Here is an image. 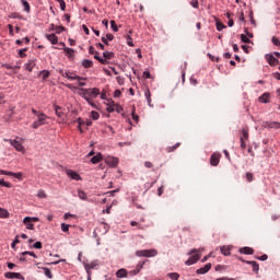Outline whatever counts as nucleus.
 <instances>
[{
  "instance_id": "obj_1",
  "label": "nucleus",
  "mask_w": 280,
  "mask_h": 280,
  "mask_svg": "<svg viewBox=\"0 0 280 280\" xmlns=\"http://www.w3.org/2000/svg\"><path fill=\"white\" fill-rule=\"evenodd\" d=\"M100 94H101V92H100V89H97V88L81 89V95H82L83 100H85L88 102V104H90V106H92V108H97V105H95L93 100H95V97H97Z\"/></svg>"
},
{
  "instance_id": "obj_2",
  "label": "nucleus",
  "mask_w": 280,
  "mask_h": 280,
  "mask_svg": "<svg viewBox=\"0 0 280 280\" xmlns=\"http://www.w3.org/2000/svg\"><path fill=\"white\" fill-rule=\"evenodd\" d=\"M48 119H49V116L46 115L45 113L38 114L34 122L32 124V128H34V130H38L40 126H45L47 124Z\"/></svg>"
},
{
  "instance_id": "obj_3",
  "label": "nucleus",
  "mask_w": 280,
  "mask_h": 280,
  "mask_svg": "<svg viewBox=\"0 0 280 280\" xmlns=\"http://www.w3.org/2000/svg\"><path fill=\"white\" fill-rule=\"evenodd\" d=\"M68 80H78L79 86H86V83L84 82L86 78H82L80 75H77L75 73L71 71H66L63 74Z\"/></svg>"
},
{
  "instance_id": "obj_4",
  "label": "nucleus",
  "mask_w": 280,
  "mask_h": 280,
  "mask_svg": "<svg viewBox=\"0 0 280 280\" xmlns=\"http://www.w3.org/2000/svg\"><path fill=\"white\" fill-rule=\"evenodd\" d=\"M200 253L199 249H192L190 250L189 255H192L189 257V259L186 260V266H194V264H198V261L200 260Z\"/></svg>"
},
{
  "instance_id": "obj_5",
  "label": "nucleus",
  "mask_w": 280,
  "mask_h": 280,
  "mask_svg": "<svg viewBox=\"0 0 280 280\" xmlns=\"http://www.w3.org/2000/svg\"><path fill=\"white\" fill-rule=\"evenodd\" d=\"M137 257H156L159 252L156 249H142L136 252Z\"/></svg>"
},
{
  "instance_id": "obj_6",
  "label": "nucleus",
  "mask_w": 280,
  "mask_h": 280,
  "mask_svg": "<svg viewBox=\"0 0 280 280\" xmlns=\"http://www.w3.org/2000/svg\"><path fill=\"white\" fill-rule=\"evenodd\" d=\"M32 222H39V219L36 217H25L23 220V223L26 224V229H28V231H34Z\"/></svg>"
},
{
  "instance_id": "obj_7",
  "label": "nucleus",
  "mask_w": 280,
  "mask_h": 280,
  "mask_svg": "<svg viewBox=\"0 0 280 280\" xmlns=\"http://www.w3.org/2000/svg\"><path fill=\"white\" fill-rule=\"evenodd\" d=\"M4 141H8L9 143H11V145L14 147V149L18 152H25V148L21 142H19V140L4 139Z\"/></svg>"
},
{
  "instance_id": "obj_8",
  "label": "nucleus",
  "mask_w": 280,
  "mask_h": 280,
  "mask_svg": "<svg viewBox=\"0 0 280 280\" xmlns=\"http://www.w3.org/2000/svg\"><path fill=\"white\" fill-rule=\"evenodd\" d=\"M220 153H213L210 158V165H212V167H218V165H220Z\"/></svg>"
},
{
  "instance_id": "obj_9",
  "label": "nucleus",
  "mask_w": 280,
  "mask_h": 280,
  "mask_svg": "<svg viewBox=\"0 0 280 280\" xmlns=\"http://www.w3.org/2000/svg\"><path fill=\"white\" fill-rule=\"evenodd\" d=\"M265 59L268 62V65H270V67H277V65H279V60L275 58L273 55H266Z\"/></svg>"
},
{
  "instance_id": "obj_10",
  "label": "nucleus",
  "mask_w": 280,
  "mask_h": 280,
  "mask_svg": "<svg viewBox=\"0 0 280 280\" xmlns=\"http://www.w3.org/2000/svg\"><path fill=\"white\" fill-rule=\"evenodd\" d=\"M209 270H211V262H208L205 265V267L197 269L196 273L197 275H207V272H209Z\"/></svg>"
},
{
  "instance_id": "obj_11",
  "label": "nucleus",
  "mask_w": 280,
  "mask_h": 280,
  "mask_svg": "<svg viewBox=\"0 0 280 280\" xmlns=\"http://www.w3.org/2000/svg\"><path fill=\"white\" fill-rule=\"evenodd\" d=\"M106 163L109 167H117V165H119V160L117 158H107Z\"/></svg>"
},
{
  "instance_id": "obj_12",
  "label": "nucleus",
  "mask_w": 280,
  "mask_h": 280,
  "mask_svg": "<svg viewBox=\"0 0 280 280\" xmlns=\"http://www.w3.org/2000/svg\"><path fill=\"white\" fill-rule=\"evenodd\" d=\"M5 279H23V276L19 272H7L4 273Z\"/></svg>"
},
{
  "instance_id": "obj_13",
  "label": "nucleus",
  "mask_w": 280,
  "mask_h": 280,
  "mask_svg": "<svg viewBox=\"0 0 280 280\" xmlns=\"http://www.w3.org/2000/svg\"><path fill=\"white\" fill-rule=\"evenodd\" d=\"M46 38L51 45H58V36H56V34H47Z\"/></svg>"
},
{
  "instance_id": "obj_14",
  "label": "nucleus",
  "mask_w": 280,
  "mask_h": 280,
  "mask_svg": "<svg viewBox=\"0 0 280 280\" xmlns=\"http://www.w3.org/2000/svg\"><path fill=\"white\" fill-rule=\"evenodd\" d=\"M21 3L24 8V12H26V14H30V12H32V7L30 5V2H27V0H21Z\"/></svg>"
},
{
  "instance_id": "obj_15",
  "label": "nucleus",
  "mask_w": 280,
  "mask_h": 280,
  "mask_svg": "<svg viewBox=\"0 0 280 280\" xmlns=\"http://www.w3.org/2000/svg\"><path fill=\"white\" fill-rule=\"evenodd\" d=\"M265 128H276L279 129L280 128V122L277 121H266L265 122Z\"/></svg>"
},
{
  "instance_id": "obj_16",
  "label": "nucleus",
  "mask_w": 280,
  "mask_h": 280,
  "mask_svg": "<svg viewBox=\"0 0 280 280\" xmlns=\"http://www.w3.org/2000/svg\"><path fill=\"white\" fill-rule=\"evenodd\" d=\"M68 176H70V178H72L73 180H80V174H78L77 172L69 170L67 171Z\"/></svg>"
},
{
  "instance_id": "obj_17",
  "label": "nucleus",
  "mask_w": 280,
  "mask_h": 280,
  "mask_svg": "<svg viewBox=\"0 0 280 280\" xmlns=\"http://www.w3.org/2000/svg\"><path fill=\"white\" fill-rule=\"evenodd\" d=\"M259 102H261V104H268V102H270V93H264L259 97Z\"/></svg>"
},
{
  "instance_id": "obj_18",
  "label": "nucleus",
  "mask_w": 280,
  "mask_h": 280,
  "mask_svg": "<svg viewBox=\"0 0 280 280\" xmlns=\"http://www.w3.org/2000/svg\"><path fill=\"white\" fill-rule=\"evenodd\" d=\"M245 264H248L249 266H252L254 272H259V264H257V261L247 260L245 261Z\"/></svg>"
},
{
  "instance_id": "obj_19",
  "label": "nucleus",
  "mask_w": 280,
  "mask_h": 280,
  "mask_svg": "<svg viewBox=\"0 0 280 280\" xmlns=\"http://www.w3.org/2000/svg\"><path fill=\"white\" fill-rule=\"evenodd\" d=\"M117 279H124V277H128V271L126 269H119L116 272Z\"/></svg>"
},
{
  "instance_id": "obj_20",
  "label": "nucleus",
  "mask_w": 280,
  "mask_h": 280,
  "mask_svg": "<svg viewBox=\"0 0 280 280\" xmlns=\"http://www.w3.org/2000/svg\"><path fill=\"white\" fill-rule=\"evenodd\" d=\"M7 176H14V178H18V180H23V173H14L7 171Z\"/></svg>"
},
{
  "instance_id": "obj_21",
  "label": "nucleus",
  "mask_w": 280,
  "mask_h": 280,
  "mask_svg": "<svg viewBox=\"0 0 280 280\" xmlns=\"http://www.w3.org/2000/svg\"><path fill=\"white\" fill-rule=\"evenodd\" d=\"M144 96H145V98H147V101H148V104H149V106H153L152 105V93L150 92V90H145V92H144Z\"/></svg>"
},
{
  "instance_id": "obj_22",
  "label": "nucleus",
  "mask_w": 280,
  "mask_h": 280,
  "mask_svg": "<svg viewBox=\"0 0 280 280\" xmlns=\"http://www.w3.org/2000/svg\"><path fill=\"white\" fill-rule=\"evenodd\" d=\"M240 253H243L244 255H253L255 250L252 247H243L240 249Z\"/></svg>"
},
{
  "instance_id": "obj_23",
  "label": "nucleus",
  "mask_w": 280,
  "mask_h": 280,
  "mask_svg": "<svg viewBox=\"0 0 280 280\" xmlns=\"http://www.w3.org/2000/svg\"><path fill=\"white\" fill-rule=\"evenodd\" d=\"M248 137H249V135H248V128H243V129H242V136H241L240 139H243V141H248Z\"/></svg>"
},
{
  "instance_id": "obj_24",
  "label": "nucleus",
  "mask_w": 280,
  "mask_h": 280,
  "mask_svg": "<svg viewBox=\"0 0 280 280\" xmlns=\"http://www.w3.org/2000/svg\"><path fill=\"white\" fill-rule=\"evenodd\" d=\"M221 253L224 255V257H229V255H231V247L222 246L221 247Z\"/></svg>"
},
{
  "instance_id": "obj_25",
  "label": "nucleus",
  "mask_w": 280,
  "mask_h": 280,
  "mask_svg": "<svg viewBox=\"0 0 280 280\" xmlns=\"http://www.w3.org/2000/svg\"><path fill=\"white\" fill-rule=\"evenodd\" d=\"M0 218L2 219L10 218V212L7 209L0 208Z\"/></svg>"
},
{
  "instance_id": "obj_26",
  "label": "nucleus",
  "mask_w": 280,
  "mask_h": 280,
  "mask_svg": "<svg viewBox=\"0 0 280 280\" xmlns=\"http://www.w3.org/2000/svg\"><path fill=\"white\" fill-rule=\"evenodd\" d=\"M100 161H102V153H98L91 159V163H93L94 165L100 163Z\"/></svg>"
},
{
  "instance_id": "obj_27",
  "label": "nucleus",
  "mask_w": 280,
  "mask_h": 280,
  "mask_svg": "<svg viewBox=\"0 0 280 280\" xmlns=\"http://www.w3.org/2000/svg\"><path fill=\"white\" fill-rule=\"evenodd\" d=\"M115 56V54L114 52H110V51H104L103 52V57H104V59L103 60H105V62H106V60H112V58Z\"/></svg>"
},
{
  "instance_id": "obj_28",
  "label": "nucleus",
  "mask_w": 280,
  "mask_h": 280,
  "mask_svg": "<svg viewBox=\"0 0 280 280\" xmlns=\"http://www.w3.org/2000/svg\"><path fill=\"white\" fill-rule=\"evenodd\" d=\"M26 71H32L34 69V67H36V61L32 60V61H28L26 65Z\"/></svg>"
},
{
  "instance_id": "obj_29",
  "label": "nucleus",
  "mask_w": 280,
  "mask_h": 280,
  "mask_svg": "<svg viewBox=\"0 0 280 280\" xmlns=\"http://www.w3.org/2000/svg\"><path fill=\"white\" fill-rule=\"evenodd\" d=\"M107 113H115V103H114V101H110L107 104Z\"/></svg>"
},
{
  "instance_id": "obj_30",
  "label": "nucleus",
  "mask_w": 280,
  "mask_h": 280,
  "mask_svg": "<svg viewBox=\"0 0 280 280\" xmlns=\"http://www.w3.org/2000/svg\"><path fill=\"white\" fill-rule=\"evenodd\" d=\"M55 112H56L57 117H62V115H65V113L62 112V107H60L58 105L55 106Z\"/></svg>"
},
{
  "instance_id": "obj_31",
  "label": "nucleus",
  "mask_w": 280,
  "mask_h": 280,
  "mask_svg": "<svg viewBox=\"0 0 280 280\" xmlns=\"http://www.w3.org/2000/svg\"><path fill=\"white\" fill-rule=\"evenodd\" d=\"M82 65L85 69H91V67H93V61L85 59Z\"/></svg>"
},
{
  "instance_id": "obj_32",
  "label": "nucleus",
  "mask_w": 280,
  "mask_h": 280,
  "mask_svg": "<svg viewBox=\"0 0 280 280\" xmlns=\"http://www.w3.org/2000/svg\"><path fill=\"white\" fill-rule=\"evenodd\" d=\"M94 58L95 60H98V62H101L102 65H106V59L101 58L100 52L96 51V54H94Z\"/></svg>"
},
{
  "instance_id": "obj_33",
  "label": "nucleus",
  "mask_w": 280,
  "mask_h": 280,
  "mask_svg": "<svg viewBox=\"0 0 280 280\" xmlns=\"http://www.w3.org/2000/svg\"><path fill=\"white\" fill-rule=\"evenodd\" d=\"M180 147V142H177L175 145L173 147H167L166 148V152H174L176 149H178Z\"/></svg>"
},
{
  "instance_id": "obj_34",
  "label": "nucleus",
  "mask_w": 280,
  "mask_h": 280,
  "mask_svg": "<svg viewBox=\"0 0 280 280\" xmlns=\"http://www.w3.org/2000/svg\"><path fill=\"white\" fill-rule=\"evenodd\" d=\"M167 277H170V279H172V280L180 279V275H178L177 272H171L167 275Z\"/></svg>"
},
{
  "instance_id": "obj_35",
  "label": "nucleus",
  "mask_w": 280,
  "mask_h": 280,
  "mask_svg": "<svg viewBox=\"0 0 280 280\" xmlns=\"http://www.w3.org/2000/svg\"><path fill=\"white\" fill-rule=\"evenodd\" d=\"M125 38L129 47H135V43L132 42V37L130 35H126Z\"/></svg>"
},
{
  "instance_id": "obj_36",
  "label": "nucleus",
  "mask_w": 280,
  "mask_h": 280,
  "mask_svg": "<svg viewBox=\"0 0 280 280\" xmlns=\"http://www.w3.org/2000/svg\"><path fill=\"white\" fill-rule=\"evenodd\" d=\"M78 196H79L80 200H86V198H88L86 192H84V190H79Z\"/></svg>"
},
{
  "instance_id": "obj_37",
  "label": "nucleus",
  "mask_w": 280,
  "mask_h": 280,
  "mask_svg": "<svg viewBox=\"0 0 280 280\" xmlns=\"http://www.w3.org/2000/svg\"><path fill=\"white\" fill-rule=\"evenodd\" d=\"M71 228V225L67 224V223H61V231L63 233H69V229Z\"/></svg>"
},
{
  "instance_id": "obj_38",
  "label": "nucleus",
  "mask_w": 280,
  "mask_h": 280,
  "mask_svg": "<svg viewBox=\"0 0 280 280\" xmlns=\"http://www.w3.org/2000/svg\"><path fill=\"white\" fill-rule=\"evenodd\" d=\"M1 187H8L9 189L12 188V184L5 182L4 179H0Z\"/></svg>"
},
{
  "instance_id": "obj_39",
  "label": "nucleus",
  "mask_w": 280,
  "mask_h": 280,
  "mask_svg": "<svg viewBox=\"0 0 280 280\" xmlns=\"http://www.w3.org/2000/svg\"><path fill=\"white\" fill-rule=\"evenodd\" d=\"M225 28H226V25H224L222 22H217L218 32H222Z\"/></svg>"
},
{
  "instance_id": "obj_40",
  "label": "nucleus",
  "mask_w": 280,
  "mask_h": 280,
  "mask_svg": "<svg viewBox=\"0 0 280 280\" xmlns=\"http://www.w3.org/2000/svg\"><path fill=\"white\" fill-rule=\"evenodd\" d=\"M110 27L114 32H119V27H117V22H115V20L110 21Z\"/></svg>"
},
{
  "instance_id": "obj_41",
  "label": "nucleus",
  "mask_w": 280,
  "mask_h": 280,
  "mask_svg": "<svg viewBox=\"0 0 280 280\" xmlns=\"http://www.w3.org/2000/svg\"><path fill=\"white\" fill-rule=\"evenodd\" d=\"M114 113L116 112V113H122L124 112V107H121V105H119V104H115L114 103Z\"/></svg>"
},
{
  "instance_id": "obj_42",
  "label": "nucleus",
  "mask_w": 280,
  "mask_h": 280,
  "mask_svg": "<svg viewBox=\"0 0 280 280\" xmlns=\"http://www.w3.org/2000/svg\"><path fill=\"white\" fill-rule=\"evenodd\" d=\"M44 275H46L48 279H54V275H51V270H49V268H44Z\"/></svg>"
},
{
  "instance_id": "obj_43",
  "label": "nucleus",
  "mask_w": 280,
  "mask_h": 280,
  "mask_svg": "<svg viewBox=\"0 0 280 280\" xmlns=\"http://www.w3.org/2000/svg\"><path fill=\"white\" fill-rule=\"evenodd\" d=\"M91 117L94 119V121H97V119H100V113L93 110L91 112Z\"/></svg>"
},
{
  "instance_id": "obj_44",
  "label": "nucleus",
  "mask_w": 280,
  "mask_h": 280,
  "mask_svg": "<svg viewBox=\"0 0 280 280\" xmlns=\"http://www.w3.org/2000/svg\"><path fill=\"white\" fill-rule=\"evenodd\" d=\"M67 28L65 26H56L55 32L56 34H62Z\"/></svg>"
},
{
  "instance_id": "obj_45",
  "label": "nucleus",
  "mask_w": 280,
  "mask_h": 280,
  "mask_svg": "<svg viewBox=\"0 0 280 280\" xmlns=\"http://www.w3.org/2000/svg\"><path fill=\"white\" fill-rule=\"evenodd\" d=\"M245 178H246L247 183H253V180H254L253 173H246Z\"/></svg>"
},
{
  "instance_id": "obj_46",
  "label": "nucleus",
  "mask_w": 280,
  "mask_h": 280,
  "mask_svg": "<svg viewBox=\"0 0 280 280\" xmlns=\"http://www.w3.org/2000/svg\"><path fill=\"white\" fill-rule=\"evenodd\" d=\"M241 40L242 43H246V44L250 43V38H248V36L244 34L241 35Z\"/></svg>"
},
{
  "instance_id": "obj_47",
  "label": "nucleus",
  "mask_w": 280,
  "mask_h": 280,
  "mask_svg": "<svg viewBox=\"0 0 280 280\" xmlns=\"http://www.w3.org/2000/svg\"><path fill=\"white\" fill-rule=\"evenodd\" d=\"M21 241H19V235L15 236V240L11 244V248H16V244H20Z\"/></svg>"
},
{
  "instance_id": "obj_48",
  "label": "nucleus",
  "mask_w": 280,
  "mask_h": 280,
  "mask_svg": "<svg viewBox=\"0 0 280 280\" xmlns=\"http://www.w3.org/2000/svg\"><path fill=\"white\" fill-rule=\"evenodd\" d=\"M59 4L62 12H65L67 10V3L65 2V0H60Z\"/></svg>"
},
{
  "instance_id": "obj_49",
  "label": "nucleus",
  "mask_w": 280,
  "mask_h": 280,
  "mask_svg": "<svg viewBox=\"0 0 280 280\" xmlns=\"http://www.w3.org/2000/svg\"><path fill=\"white\" fill-rule=\"evenodd\" d=\"M22 255H30L31 257H34L35 259H38V256L35 255L34 252H23Z\"/></svg>"
},
{
  "instance_id": "obj_50",
  "label": "nucleus",
  "mask_w": 280,
  "mask_h": 280,
  "mask_svg": "<svg viewBox=\"0 0 280 280\" xmlns=\"http://www.w3.org/2000/svg\"><path fill=\"white\" fill-rule=\"evenodd\" d=\"M63 51H66V54H68V56H73V52H74V50L69 47L63 48Z\"/></svg>"
},
{
  "instance_id": "obj_51",
  "label": "nucleus",
  "mask_w": 280,
  "mask_h": 280,
  "mask_svg": "<svg viewBox=\"0 0 280 280\" xmlns=\"http://www.w3.org/2000/svg\"><path fill=\"white\" fill-rule=\"evenodd\" d=\"M271 42L273 43V45H276L277 47H279L280 46V40H279V38H277V37H272L271 38Z\"/></svg>"
},
{
  "instance_id": "obj_52",
  "label": "nucleus",
  "mask_w": 280,
  "mask_h": 280,
  "mask_svg": "<svg viewBox=\"0 0 280 280\" xmlns=\"http://www.w3.org/2000/svg\"><path fill=\"white\" fill-rule=\"evenodd\" d=\"M33 248H37L38 250H40V248H43V243H42V242H36V243L33 245Z\"/></svg>"
},
{
  "instance_id": "obj_53",
  "label": "nucleus",
  "mask_w": 280,
  "mask_h": 280,
  "mask_svg": "<svg viewBox=\"0 0 280 280\" xmlns=\"http://www.w3.org/2000/svg\"><path fill=\"white\" fill-rule=\"evenodd\" d=\"M144 167H147L148 170H152V167H154V164H152V162H144Z\"/></svg>"
},
{
  "instance_id": "obj_54",
  "label": "nucleus",
  "mask_w": 280,
  "mask_h": 280,
  "mask_svg": "<svg viewBox=\"0 0 280 280\" xmlns=\"http://www.w3.org/2000/svg\"><path fill=\"white\" fill-rule=\"evenodd\" d=\"M8 28H9L10 36H14V26H12V24H9Z\"/></svg>"
},
{
  "instance_id": "obj_55",
  "label": "nucleus",
  "mask_w": 280,
  "mask_h": 280,
  "mask_svg": "<svg viewBox=\"0 0 280 280\" xmlns=\"http://www.w3.org/2000/svg\"><path fill=\"white\" fill-rule=\"evenodd\" d=\"M145 265V262H139L136 267V270H139V272H141V270L143 269V266Z\"/></svg>"
},
{
  "instance_id": "obj_56",
  "label": "nucleus",
  "mask_w": 280,
  "mask_h": 280,
  "mask_svg": "<svg viewBox=\"0 0 280 280\" xmlns=\"http://www.w3.org/2000/svg\"><path fill=\"white\" fill-rule=\"evenodd\" d=\"M25 51H27V48L19 50V56H21V58H25Z\"/></svg>"
},
{
  "instance_id": "obj_57",
  "label": "nucleus",
  "mask_w": 280,
  "mask_h": 280,
  "mask_svg": "<svg viewBox=\"0 0 280 280\" xmlns=\"http://www.w3.org/2000/svg\"><path fill=\"white\" fill-rule=\"evenodd\" d=\"M82 30L84 32V34H86V36H89V34H91V32L89 31V27L86 25H82Z\"/></svg>"
},
{
  "instance_id": "obj_58",
  "label": "nucleus",
  "mask_w": 280,
  "mask_h": 280,
  "mask_svg": "<svg viewBox=\"0 0 280 280\" xmlns=\"http://www.w3.org/2000/svg\"><path fill=\"white\" fill-rule=\"evenodd\" d=\"M242 150H246V140L240 139Z\"/></svg>"
},
{
  "instance_id": "obj_59",
  "label": "nucleus",
  "mask_w": 280,
  "mask_h": 280,
  "mask_svg": "<svg viewBox=\"0 0 280 280\" xmlns=\"http://www.w3.org/2000/svg\"><path fill=\"white\" fill-rule=\"evenodd\" d=\"M93 268H95V264H88L86 266H85V269L86 270H93Z\"/></svg>"
},
{
  "instance_id": "obj_60",
  "label": "nucleus",
  "mask_w": 280,
  "mask_h": 280,
  "mask_svg": "<svg viewBox=\"0 0 280 280\" xmlns=\"http://www.w3.org/2000/svg\"><path fill=\"white\" fill-rule=\"evenodd\" d=\"M190 5H192V8H195L196 10H198L199 5H198V0H195L192 2H190Z\"/></svg>"
},
{
  "instance_id": "obj_61",
  "label": "nucleus",
  "mask_w": 280,
  "mask_h": 280,
  "mask_svg": "<svg viewBox=\"0 0 280 280\" xmlns=\"http://www.w3.org/2000/svg\"><path fill=\"white\" fill-rule=\"evenodd\" d=\"M114 97H121V90H116L114 92Z\"/></svg>"
},
{
  "instance_id": "obj_62",
  "label": "nucleus",
  "mask_w": 280,
  "mask_h": 280,
  "mask_svg": "<svg viewBox=\"0 0 280 280\" xmlns=\"http://www.w3.org/2000/svg\"><path fill=\"white\" fill-rule=\"evenodd\" d=\"M132 119H133V121H139V115L135 114V108L132 110Z\"/></svg>"
},
{
  "instance_id": "obj_63",
  "label": "nucleus",
  "mask_w": 280,
  "mask_h": 280,
  "mask_svg": "<svg viewBox=\"0 0 280 280\" xmlns=\"http://www.w3.org/2000/svg\"><path fill=\"white\" fill-rule=\"evenodd\" d=\"M89 52H90L92 56L95 55V54H96L95 47L90 46Z\"/></svg>"
},
{
  "instance_id": "obj_64",
  "label": "nucleus",
  "mask_w": 280,
  "mask_h": 280,
  "mask_svg": "<svg viewBox=\"0 0 280 280\" xmlns=\"http://www.w3.org/2000/svg\"><path fill=\"white\" fill-rule=\"evenodd\" d=\"M105 38H107V40H113L115 36L113 34H107Z\"/></svg>"
}]
</instances>
